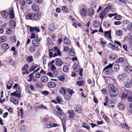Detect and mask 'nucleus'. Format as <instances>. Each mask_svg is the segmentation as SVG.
<instances>
[{"label":"nucleus","instance_id":"f257e3e1","mask_svg":"<svg viewBox=\"0 0 132 132\" xmlns=\"http://www.w3.org/2000/svg\"><path fill=\"white\" fill-rule=\"evenodd\" d=\"M113 66V64H110L105 67L103 69V71H105V74L107 75H111L113 72L112 68Z\"/></svg>","mask_w":132,"mask_h":132},{"label":"nucleus","instance_id":"f03ea898","mask_svg":"<svg viewBox=\"0 0 132 132\" xmlns=\"http://www.w3.org/2000/svg\"><path fill=\"white\" fill-rule=\"evenodd\" d=\"M16 89V91L11 93V95L12 96H15L20 98L21 96V87L20 86H18Z\"/></svg>","mask_w":132,"mask_h":132},{"label":"nucleus","instance_id":"7ed1b4c3","mask_svg":"<svg viewBox=\"0 0 132 132\" xmlns=\"http://www.w3.org/2000/svg\"><path fill=\"white\" fill-rule=\"evenodd\" d=\"M108 88L110 92H113L118 90L117 89V87H116L113 84H111L109 85Z\"/></svg>","mask_w":132,"mask_h":132},{"label":"nucleus","instance_id":"20e7f679","mask_svg":"<svg viewBox=\"0 0 132 132\" xmlns=\"http://www.w3.org/2000/svg\"><path fill=\"white\" fill-rule=\"evenodd\" d=\"M67 114H68V117L69 118H73L75 116L74 111L73 110H68Z\"/></svg>","mask_w":132,"mask_h":132},{"label":"nucleus","instance_id":"39448f33","mask_svg":"<svg viewBox=\"0 0 132 132\" xmlns=\"http://www.w3.org/2000/svg\"><path fill=\"white\" fill-rule=\"evenodd\" d=\"M56 60L55 64L57 66H61L63 63V62L61 59L60 58H56Z\"/></svg>","mask_w":132,"mask_h":132},{"label":"nucleus","instance_id":"423d86ee","mask_svg":"<svg viewBox=\"0 0 132 132\" xmlns=\"http://www.w3.org/2000/svg\"><path fill=\"white\" fill-rule=\"evenodd\" d=\"M119 92L118 90L114 91L113 92H109V94L110 96L112 97H114L116 96L118 94Z\"/></svg>","mask_w":132,"mask_h":132},{"label":"nucleus","instance_id":"0eeeda50","mask_svg":"<svg viewBox=\"0 0 132 132\" xmlns=\"http://www.w3.org/2000/svg\"><path fill=\"white\" fill-rule=\"evenodd\" d=\"M74 110L76 113H80L81 112V109L80 106L76 105L74 108Z\"/></svg>","mask_w":132,"mask_h":132},{"label":"nucleus","instance_id":"6e6552de","mask_svg":"<svg viewBox=\"0 0 132 132\" xmlns=\"http://www.w3.org/2000/svg\"><path fill=\"white\" fill-rule=\"evenodd\" d=\"M87 10L85 8H82L80 11V15L82 16H86L87 15Z\"/></svg>","mask_w":132,"mask_h":132},{"label":"nucleus","instance_id":"1a4fd4ad","mask_svg":"<svg viewBox=\"0 0 132 132\" xmlns=\"http://www.w3.org/2000/svg\"><path fill=\"white\" fill-rule=\"evenodd\" d=\"M40 17V14L39 13H37L35 14L33 16V17L35 20L39 19Z\"/></svg>","mask_w":132,"mask_h":132},{"label":"nucleus","instance_id":"9d476101","mask_svg":"<svg viewBox=\"0 0 132 132\" xmlns=\"http://www.w3.org/2000/svg\"><path fill=\"white\" fill-rule=\"evenodd\" d=\"M48 80V79L47 77L46 76H43L41 78V80L44 82H46Z\"/></svg>","mask_w":132,"mask_h":132},{"label":"nucleus","instance_id":"9b49d317","mask_svg":"<svg viewBox=\"0 0 132 132\" xmlns=\"http://www.w3.org/2000/svg\"><path fill=\"white\" fill-rule=\"evenodd\" d=\"M92 24L94 28L98 27L100 25V22L97 21H95L93 22Z\"/></svg>","mask_w":132,"mask_h":132},{"label":"nucleus","instance_id":"f8f14e48","mask_svg":"<svg viewBox=\"0 0 132 132\" xmlns=\"http://www.w3.org/2000/svg\"><path fill=\"white\" fill-rule=\"evenodd\" d=\"M47 85L49 87L53 88L55 86V84L54 82L51 81L48 83Z\"/></svg>","mask_w":132,"mask_h":132},{"label":"nucleus","instance_id":"ddd939ff","mask_svg":"<svg viewBox=\"0 0 132 132\" xmlns=\"http://www.w3.org/2000/svg\"><path fill=\"white\" fill-rule=\"evenodd\" d=\"M117 58V56L114 54H111L109 56V58L111 60H114Z\"/></svg>","mask_w":132,"mask_h":132},{"label":"nucleus","instance_id":"4468645a","mask_svg":"<svg viewBox=\"0 0 132 132\" xmlns=\"http://www.w3.org/2000/svg\"><path fill=\"white\" fill-rule=\"evenodd\" d=\"M89 15L90 16H93L94 14V10L92 8H90L88 10Z\"/></svg>","mask_w":132,"mask_h":132},{"label":"nucleus","instance_id":"2eb2a0df","mask_svg":"<svg viewBox=\"0 0 132 132\" xmlns=\"http://www.w3.org/2000/svg\"><path fill=\"white\" fill-rule=\"evenodd\" d=\"M32 9L36 12H38L39 10L38 6L36 4H34L32 6Z\"/></svg>","mask_w":132,"mask_h":132},{"label":"nucleus","instance_id":"dca6fc26","mask_svg":"<svg viewBox=\"0 0 132 132\" xmlns=\"http://www.w3.org/2000/svg\"><path fill=\"white\" fill-rule=\"evenodd\" d=\"M2 48L4 50H7L9 48V46L6 43H4L2 44L1 45Z\"/></svg>","mask_w":132,"mask_h":132},{"label":"nucleus","instance_id":"f3484780","mask_svg":"<svg viewBox=\"0 0 132 132\" xmlns=\"http://www.w3.org/2000/svg\"><path fill=\"white\" fill-rule=\"evenodd\" d=\"M59 92L62 95H64L66 93V90L63 88L62 87L60 89L59 91Z\"/></svg>","mask_w":132,"mask_h":132},{"label":"nucleus","instance_id":"a211bd4d","mask_svg":"<svg viewBox=\"0 0 132 132\" xmlns=\"http://www.w3.org/2000/svg\"><path fill=\"white\" fill-rule=\"evenodd\" d=\"M32 43L33 46L35 47L38 46L39 45L38 42L35 39H33L32 40Z\"/></svg>","mask_w":132,"mask_h":132},{"label":"nucleus","instance_id":"6ab92c4d","mask_svg":"<svg viewBox=\"0 0 132 132\" xmlns=\"http://www.w3.org/2000/svg\"><path fill=\"white\" fill-rule=\"evenodd\" d=\"M10 102H12L15 104H18V100L14 98H10Z\"/></svg>","mask_w":132,"mask_h":132},{"label":"nucleus","instance_id":"aec40b11","mask_svg":"<svg viewBox=\"0 0 132 132\" xmlns=\"http://www.w3.org/2000/svg\"><path fill=\"white\" fill-rule=\"evenodd\" d=\"M35 86L37 88H42L43 87V84L40 81H39L36 83Z\"/></svg>","mask_w":132,"mask_h":132},{"label":"nucleus","instance_id":"412c9836","mask_svg":"<svg viewBox=\"0 0 132 132\" xmlns=\"http://www.w3.org/2000/svg\"><path fill=\"white\" fill-rule=\"evenodd\" d=\"M125 59L123 57H121L118 59L116 61V63H122Z\"/></svg>","mask_w":132,"mask_h":132},{"label":"nucleus","instance_id":"4be33fe9","mask_svg":"<svg viewBox=\"0 0 132 132\" xmlns=\"http://www.w3.org/2000/svg\"><path fill=\"white\" fill-rule=\"evenodd\" d=\"M106 13L104 11H101L100 14V17L102 19L106 15Z\"/></svg>","mask_w":132,"mask_h":132},{"label":"nucleus","instance_id":"5701e85b","mask_svg":"<svg viewBox=\"0 0 132 132\" xmlns=\"http://www.w3.org/2000/svg\"><path fill=\"white\" fill-rule=\"evenodd\" d=\"M46 125V127L48 128H51L52 127H56V126L53 125V123L51 122H48Z\"/></svg>","mask_w":132,"mask_h":132},{"label":"nucleus","instance_id":"b1692460","mask_svg":"<svg viewBox=\"0 0 132 132\" xmlns=\"http://www.w3.org/2000/svg\"><path fill=\"white\" fill-rule=\"evenodd\" d=\"M123 86L126 88H130L131 86V84L127 82H125Z\"/></svg>","mask_w":132,"mask_h":132},{"label":"nucleus","instance_id":"393cba45","mask_svg":"<svg viewBox=\"0 0 132 132\" xmlns=\"http://www.w3.org/2000/svg\"><path fill=\"white\" fill-rule=\"evenodd\" d=\"M73 68L75 71L78 72L79 70V67L78 65L77 64H74L73 66Z\"/></svg>","mask_w":132,"mask_h":132},{"label":"nucleus","instance_id":"a878e982","mask_svg":"<svg viewBox=\"0 0 132 132\" xmlns=\"http://www.w3.org/2000/svg\"><path fill=\"white\" fill-rule=\"evenodd\" d=\"M85 82V81L83 80L81 81H78L77 82L76 84L78 86H82Z\"/></svg>","mask_w":132,"mask_h":132},{"label":"nucleus","instance_id":"bb28decb","mask_svg":"<svg viewBox=\"0 0 132 132\" xmlns=\"http://www.w3.org/2000/svg\"><path fill=\"white\" fill-rule=\"evenodd\" d=\"M63 42L64 43L68 45H70L71 44L70 40L69 39H67L66 38H65L64 39Z\"/></svg>","mask_w":132,"mask_h":132},{"label":"nucleus","instance_id":"cd10ccee","mask_svg":"<svg viewBox=\"0 0 132 132\" xmlns=\"http://www.w3.org/2000/svg\"><path fill=\"white\" fill-rule=\"evenodd\" d=\"M124 74H122L118 76L117 79L119 80H122L124 79Z\"/></svg>","mask_w":132,"mask_h":132},{"label":"nucleus","instance_id":"c85d7f7f","mask_svg":"<svg viewBox=\"0 0 132 132\" xmlns=\"http://www.w3.org/2000/svg\"><path fill=\"white\" fill-rule=\"evenodd\" d=\"M121 126L122 128L126 129L128 130H129L130 129L128 127L127 125L125 123V124L123 123L121 124Z\"/></svg>","mask_w":132,"mask_h":132},{"label":"nucleus","instance_id":"c756f323","mask_svg":"<svg viewBox=\"0 0 132 132\" xmlns=\"http://www.w3.org/2000/svg\"><path fill=\"white\" fill-rule=\"evenodd\" d=\"M10 81H8L7 82L6 84V87L8 89H10L12 87V85Z\"/></svg>","mask_w":132,"mask_h":132},{"label":"nucleus","instance_id":"7c9ffc66","mask_svg":"<svg viewBox=\"0 0 132 132\" xmlns=\"http://www.w3.org/2000/svg\"><path fill=\"white\" fill-rule=\"evenodd\" d=\"M29 65L27 64H25L22 67V71H26L29 68Z\"/></svg>","mask_w":132,"mask_h":132},{"label":"nucleus","instance_id":"2f4dec72","mask_svg":"<svg viewBox=\"0 0 132 132\" xmlns=\"http://www.w3.org/2000/svg\"><path fill=\"white\" fill-rule=\"evenodd\" d=\"M126 69L128 72H130L132 71V67L130 65H128L126 66Z\"/></svg>","mask_w":132,"mask_h":132},{"label":"nucleus","instance_id":"473e14b6","mask_svg":"<svg viewBox=\"0 0 132 132\" xmlns=\"http://www.w3.org/2000/svg\"><path fill=\"white\" fill-rule=\"evenodd\" d=\"M69 53L72 56H74L75 54V52L74 49H70L69 51Z\"/></svg>","mask_w":132,"mask_h":132},{"label":"nucleus","instance_id":"72a5a7b5","mask_svg":"<svg viewBox=\"0 0 132 132\" xmlns=\"http://www.w3.org/2000/svg\"><path fill=\"white\" fill-rule=\"evenodd\" d=\"M6 40V37L5 36H3L0 37V42L2 43L4 42Z\"/></svg>","mask_w":132,"mask_h":132},{"label":"nucleus","instance_id":"f704fd0d","mask_svg":"<svg viewBox=\"0 0 132 132\" xmlns=\"http://www.w3.org/2000/svg\"><path fill=\"white\" fill-rule=\"evenodd\" d=\"M114 68L115 71H118L119 69V65L118 64H115L114 66Z\"/></svg>","mask_w":132,"mask_h":132},{"label":"nucleus","instance_id":"c9c22d12","mask_svg":"<svg viewBox=\"0 0 132 132\" xmlns=\"http://www.w3.org/2000/svg\"><path fill=\"white\" fill-rule=\"evenodd\" d=\"M57 103H60L62 102V98L60 96H57L56 98Z\"/></svg>","mask_w":132,"mask_h":132},{"label":"nucleus","instance_id":"e433bc0d","mask_svg":"<svg viewBox=\"0 0 132 132\" xmlns=\"http://www.w3.org/2000/svg\"><path fill=\"white\" fill-rule=\"evenodd\" d=\"M87 123H84L82 125V127H84L87 130H89L90 127L89 126L87 125Z\"/></svg>","mask_w":132,"mask_h":132},{"label":"nucleus","instance_id":"4c0bfd02","mask_svg":"<svg viewBox=\"0 0 132 132\" xmlns=\"http://www.w3.org/2000/svg\"><path fill=\"white\" fill-rule=\"evenodd\" d=\"M69 68L68 66L65 65H64L63 68V70L64 72H67L69 71Z\"/></svg>","mask_w":132,"mask_h":132},{"label":"nucleus","instance_id":"58836bf2","mask_svg":"<svg viewBox=\"0 0 132 132\" xmlns=\"http://www.w3.org/2000/svg\"><path fill=\"white\" fill-rule=\"evenodd\" d=\"M111 7V5H108L107 7L105 8L103 11L105 12L106 13L110 11V7Z\"/></svg>","mask_w":132,"mask_h":132},{"label":"nucleus","instance_id":"ea45409f","mask_svg":"<svg viewBox=\"0 0 132 132\" xmlns=\"http://www.w3.org/2000/svg\"><path fill=\"white\" fill-rule=\"evenodd\" d=\"M27 61L28 63L31 62L33 60L32 56H29L27 59Z\"/></svg>","mask_w":132,"mask_h":132},{"label":"nucleus","instance_id":"a19ab883","mask_svg":"<svg viewBox=\"0 0 132 132\" xmlns=\"http://www.w3.org/2000/svg\"><path fill=\"white\" fill-rule=\"evenodd\" d=\"M116 35L118 36H120L122 35V32L121 30H117L116 32Z\"/></svg>","mask_w":132,"mask_h":132},{"label":"nucleus","instance_id":"79ce46f5","mask_svg":"<svg viewBox=\"0 0 132 132\" xmlns=\"http://www.w3.org/2000/svg\"><path fill=\"white\" fill-rule=\"evenodd\" d=\"M38 66L37 65H32L29 68L30 71H33L35 69L37 68Z\"/></svg>","mask_w":132,"mask_h":132},{"label":"nucleus","instance_id":"37998d69","mask_svg":"<svg viewBox=\"0 0 132 132\" xmlns=\"http://www.w3.org/2000/svg\"><path fill=\"white\" fill-rule=\"evenodd\" d=\"M35 49L36 48L35 47L33 46H32L29 49V51L31 53H33L35 52Z\"/></svg>","mask_w":132,"mask_h":132},{"label":"nucleus","instance_id":"c03bdc74","mask_svg":"<svg viewBox=\"0 0 132 132\" xmlns=\"http://www.w3.org/2000/svg\"><path fill=\"white\" fill-rule=\"evenodd\" d=\"M118 106L119 109L121 110H123L124 109V105L122 103H120L119 104Z\"/></svg>","mask_w":132,"mask_h":132},{"label":"nucleus","instance_id":"a18cd8bd","mask_svg":"<svg viewBox=\"0 0 132 132\" xmlns=\"http://www.w3.org/2000/svg\"><path fill=\"white\" fill-rule=\"evenodd\" d=\"M103 25L105 27L109 28L110 26V24L108 22H104L103 23Z\"/></svg>","mask_w":132,"mask_h":132},{"label":"nucleus","instance_id":"49530a36","mask_svg":"<svg viewBox=\"0 0 132 132\" xmlns=\"http://www.w3.org/2000/svg\"><path fill=\"white\" fill-rule=\"evenodd\" d=\"M29 87L30 88L31 90L34 91L35 90L34 89V87L31 84L30 85V87L29 86H27L26 89H27L28 88V89H29Z\"/></svg>","mask_w":132,"mask_h":132},{"label":"nucleus","instance_id":"de8ad7c7","mask_svg":"<svg viewBox=\"0 0 132 132\" xmlns=\"http://www.w3.org/2000/svg\"><path fill=\"white\" fill-rule=\"evenodd\" d=\"M67 92L69 93L71 95H72V94L74 93L75 92L72 90L70 89V88H67Z\"/></svg>","mask_w":132,"mask_h":132},{"label":"nucleus","instance_id":"09e8293b","mask_svg":"<svg viewBox=\"0 0 132 132\" xmlns=\"http://www.w3.org/2000/svg\"><path fill=\"white\" fill-rule=\"evenodd\" d=\"M11 41L13 43L15 42L16 41V38L14 36H12L10 38Z\"/></svg>","mask_w":132,"mask_h":132},{"label":"nucleus","instance_id":"8fccbe9b","mask_svg":"<svg viewBox=\"0 0 132 132\" xmlns=\"http://www.w3.org/2000/svg\"><path fill=\"white\" fill-rule=\"evenodd\" d=\"M46 41L47 42V45H50L52 44V41L51 39L49 38H47L46 39Z\"/></svg>","mask_w":132,"mask_h":132},{"label":"nucleus","instance_id":"3c124183","mask_svg":"<svg viewBox=\"0 0 132 132\" xmlns=\"http://www.w3.org/2000/svg\"><path fill=\"white\" fill-rule=\"evenodd\" d=\"M127 28L129 30H131L132 29V22H130L128 25L127 26Z\"/></svg>","mask_w":132,"mask_h":132},{"label":"nucleus","instance_id":"603ef678","mask_svg":"<svg viewBox=\"0 0 132 132\" xmlns=\"http://www.w3.org/2000/svg\"><path fill=\"white\" fill-rule=\"evenodd\" d=\"M114 18L116 20H120L121 19V17L120 15H116L114 16Z\"/></svg>","mask_w":132,"mask_h":132},{"label":"nucleus","instance_id":"864d4df0","mask_svg":"<svg viewBox=\"0 0 132 132\" xmlns=\"http://www.w3.org/2000/svg\"><path fill=\"white\" fill-rule=\"evenodd\" d=\"M27 17L28 18V19L30 20L32 19V13H28Z\"/></svg>","mask_w":132,"mask_h":132},{"label":"nucleus","instance_id":"5fc2aeb1","mask_svg":"<svg viewBox=\"0 0 132 132\" xmlns=\"http://www.w3.org/2000/svg\"><path fill=\"white\" fill-rule=\"evenodd\" d=\"M127 95L128 94H127L123 93L121 96V98L122 99H125L126 98Z\"/></svg>","mask_w":132,"mask_h":132},{"label":"nucleus","instance_id":"6e6d98bb","mask_svg":"<svg viewBox=\"0 0 132 132\" xmlns=\"http://www.w3.org/2000/svg\"><path fill=\"white\" fill-rule=\"evenodd\" d=\"M60 81H63L65 80V78L62 75L58 77Z\"/></svg>","mask_w":132,"mask_h":132},{"label":"nucleus","instance_id":"4d7b16f0","mask_svg":"<svg viewBox=\"0 0 132 132\" xmlns=\"http://www.w3.org/2000/svg\"><path fill=\"white\" fill-rule=\"evenodd\" d=\"M102 93L104 95H106L108 93V90L105 88H103L102 90Z\"/></svg>","mask_w":132,"mask_h":132},{"label":"nucleus","instance_id":"13d9d810","mask_svg":"<svg viewBox=\"0 0 132 132\" xmlns=\"http://www.w3.org/2000/svg\"><path fill=\"white\" fill-rule=\"evenodd\" d=\"M6 11L5 10L4 11L2 12L1 14L2 16L4 18L6 17Z\"/></svg>","mask_w":132,"mask_h":132},{"label":"nucleus","instance_id":"bf43d9fd","mask_svg":"<svg viewBox=\"0 0 132 132\" xmlns=\"http://www.w3.org/2000/svg\"><path fill=\"white\" fill-rule=\"evenodd\" d=\"M62 9L64 12H65L66 13H68L69 11L67 9V7L65 6H63L62 8Z\"/></svg>","mask_w":132,"mask_h":132},{"label":"nucleus","instance_id":"052dcab7","mask_svg":"<svg viewBox=\"0 0 132 132\" xmlns=\"http://www.w3.org/2000/svg\"><path fill=\"white\" fill-rule=\"evenodd\" d=\"M11 22L12 23V26H13V28H14L16 26V22L15 21L13 20H12L11 21Z\"/></svg>","mask_w":132,"mask_h":132},{"label":"nucleus","instance_id":"680f3d73","mask_svg":"<svg viewBox=\"0 0 132 132\" xmlns=\"http://www.w3.org/2000/svg\"><path fill=\"white\" fill-rule=\"evenodd\" d=\"M10 64L12 66H14L15 64V62L12 59H10L9 60Z\"/></svg>","mask_w":132,"mask_h":132},{"label":"nucleus","instance_id":"e2e57ef3","mask_svg":"<svg viewBox=\"0 0 132 132\" xmlns=\"http://www.w3.org/2000/svg\"><path fill=\"white\" fill-rule=\"evenodd\" d=\"M42 94L45 96H46L49 93V92L46 90L42 92Z\"/></svg>","mask_w":132,"mask_h":132},{"label":"nucleus","instance_id":"0e129e2a","mask_svg":"<svg viewBox=\"0 0 132 132\" xmlns=\"http://www.w3.org/2000/svg\"><path fill=\"white\" fill-rule=\"evenodd\" d=\"M37 107L40 109H47V108L43 104L37 106Z\"/></svg>","mask_w":132,"mask_h":132},{"label":"nucleus","instance_id":"69168bd1","mask_svg":"<svg viewBox=\"0 0 132 132\" xmlns=\"http://www.w3.org/2000/svg\"><path fill=\"white\" fill-rule=\"evenodd\" d=\"M51 70L52 71H54L56 70V67L54 65H52L51 66Z\"/></svg>","mask_w":132,"mask_h":132},{"label":"nucleus","instance_id":"338daca9","mask_svg":"<svg viewBox=\"0 0 132 132\" xmlns=\"http://www.w3.org/2000/svg\"><path fill=\"white\" fill-rule=\"evenodd\" d=\"M128 100L129 102H132V93H131V95L128 98Z\"/></svg>","mask_w":132,"mask_h":132},{"label":"nucleus","instance_id":"774afa93","mask_svg":"<svg viewBox=\"0 0 132 132\" xmlns=\"http://www.w3.org/2000/svg\"><path fill=\"white\" fill-rule=\"evenodd\" d=\"M26 130L25 128V126L23 125L21 127V132H24Z\"/></svg>","mask_w":132,"mask_h":132}]
</instances>
